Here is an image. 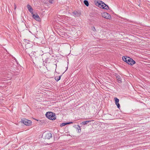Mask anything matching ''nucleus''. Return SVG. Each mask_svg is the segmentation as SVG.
I'll return each instance as SVG.
<instances>
[{"mask_svg": "<svg viewBox=\"0 0 150 150\" xmlns=\"http://www.w3.org/2000/svg\"><path fill=\"white\" fill-rule=\"evenodd\" d=\"M122 60L130 65H133L136 63L135 61L132 59L126 56L123 57Z\"/></svg>", "mask_w": 150, "mask_h": 150, "instance_id": "f257e3e1", "label": "nucleus"}, {"mask_svg": "<svg viewBox=\"0 0 150 150\" xmlns=\"http://www.w3.org/2000/svg\"><path fill=\"white\" fill-rule=\"evenodd\" d=\"M47 118L52 120H54L56 119L55 114L54 113L51 112H46L45 114Z\"/></svg>", "mask_w": 150, "mask_h": 150, "instance_id": "f03ea898", "label": "nucleus"}, {"mask_svg": "<svg viewBox=\"0 0 150 150\" xmlns=\"http://www.w3.org/2000/svg\"><path fill=\"white\" fill-rule=\"evenodd\" d=\"M63 18L65 21L71 22V24L72 25H74L76 24L75 20L73 19L72 18L64 16H63Z\"/></svg>", "mask_w": 150, "mask_h": 150, "instance_id": "7ed1b4c3", "label": "nucleus"}, {"mask_svg": "<svg viewBox=\"0 0 150 150\" xmlns=\"http://www.w3.org/2000/svg\"><path fill=\"white\" fill-rule=\"evenodd\" d=\"M22 121L23 122V123L27 126H30L31 125L32 123V122L31 120L25 119Z\"/></svg>", "mask_w": 150, "mask_h": 150, "instance_id": "20e7f679", "label": "nucleus"}, {"mask_svg": "<svg viewBox=\"0 0 150 150\" xmlns=\"http://www.w3.org/2000/svg\"><path fill=\"white\" fill-rule=\"evenodd\" d=\"M102 16L104 18L107 19H110L111 18V16L110 15L106 12H103L101 13Z\"/></svg>", "mask_w": 150, "mask_h": 150, "instance_id": "39448f33", "label": "nucleus"}, {"mask_svg": "<svg viewBox=\"0 0 150 150\" xmlns=\"http://www.w3.org/2000/svg\"><path fill=\"white\" fill-rule=\"evenodd\" d=\"M32 15L33 18L35 19L36 21H40V18L37 14H34L33 13V14H32Z\"/></svg>", "mask_w": 150, "mask_h": 150, "instance_id": "423d86ee", "label": "nucleus"}, {"mask_svg": "<svg viewBox=\"0 0 150 150\" xmlns=\"http://www.w3.org/2000/svg\"><path fill=\"white\" fill-rule=\"evenodd\" d=\"M52 134L50 132L47 133L45 136V139H50L52 137Z\"/></svg>", "mask_w": 150, "mask_h": 150, "instance_id": "0eeeda50", "label": "nucleus"}, {"mask_svg": "<svg viewBox=\"0 0 150 150\" xmlns=\"http://www.w3.org/2000/svg\"><path fill=\"white\" fill-rule=\"evenodd\" d=\"M114 100H115V103L116 105L117 106V108L120 109V104L119 103V99L117 98H114Z\"/></svg>", "mask_w": 150, "mask_h": 150, "instance_id": "6e6552de", "label": "nucleus"}, {"mask_svg": "<svg viewBox=\"0 0 150 150\" xmlns=\"http://www.w3.org/2000/svg\"><path fill=\"white\" fill-rule=\"evenodd\" d=\"M27 7L30 13H31L32 14H33V9L32 7L30 5L28 4L27 5Z\"/></svg>", "mask_w": 150, "mask_h": 150, "instance_id": "1a4fd4ad", "label": "nucleus"}, {"mask_svg": "<svg viewBox=\"0 0 150 150\" xmlns=\"http://www.w3.org/2000/svg\"><path fill=\"white\" fill-rule=\"evenodd\" d=\"M72 13L75 17H79L81 14V13L80 12L77 11H74Z\"/></svg>", "mask_w": 150, "mask_h": 150, "instance_id": "9d476101", "label": "nucleus"}, {"mask_svg": "<svg viewBox=\"0 0 150 150\" xmlns=\"http://www.w3.org/2000/svg\"><path fill=\"white\" fill-rule=\"evenodd\" d=\"M101 3H103L101 6L103 8L105 9H109V7L107 5L105 4L104 3H103L102 1H101Z\"/></svg>", "mask_w": 150, "mask_h": 150, "instance_id": "9b49d317", "label": "nucleus"}, {"mask_svg": "<svg viewBox=\"0 0 150 150\" xmlns=\"http://www.w3.org/2000/svg\"><path fill=\"white\" fill-rule=\"evenodd\" d=\"M115 76L116 77V79L119 83H120L121 82V79L119 75L118 74H116L115 75Z\"/></svg>", "mask_w": 150, "mask_h": 150, "instance_id": "f8f14e48", "label": "nucleus"}, {"mask_svg": "<svg viewBox=\"0 0 150 150\" xmlns=\"http://www.w3.org/2000/svg\"><path fill=\"white\" fill-rule=\"evenodd\" d=\"M73 123V122H67V123H62L61 124L60 126L62 127L64 126L65 125H66L67 124H70L71 123Z\"/></svg>", "mask_w": 150, "mask_h": 150, "instance_id": "ddd939ff", "label": "nucleus"}, {"mask_svg": "<svg viewBox=\"0 0 150 150\" xmlns=\"http://www.w3.org/2000/svg\"><path fill=\"white\" fill-rule=\"evenodd\" d=\"M50 63V62L49 61H47L46 60H45V61H43V64L44 65V66H45V65H49Z\"/></svg>", "mask_w": 150, "mask_h": 150, "instance_id": "4468645a", "label": "nucleus"}, {"mask_svg": "<svg viewBox=\"0 0 150 150\" xmlns=\"http://www.w3.org/2000/svg\"><path fill=\"white\" fill-rule=\"evenodd\" d=\"M62 76H56L55 77V79L57 81H58L61 78Z\"/></svg>", "mask_w": 150, "mask_h": 150, "instance_id": "2eb2a0df", "label": "nucleus"}, {"mask_svg": "<svg viewBox=\"0 0 150 150\" xmlns=\"http://www.w3.org/2000/svg\"><path fill=\"white\" fill-rule=\"evenodd\" d=\"M91 122V121H83V122H82V124L85 125H86L88 124L89 122Z\"/></svg>", "mask_w": 150, "mask_h": 150, "instance_id": "dca6fc26", "label": "nucleus"}, {"mask_svg": "<svg viewBox=\"0 0 150 150\" xmlns=\"http://www.w3.org/2000/svg\"><path fill=\"white\" fill-rule=\"evenodd\" d=\"M14 61H13L14 62H13V65L16 66V65L18 64V63L17 62L16 59L15 58H14Z\"/></svg>", "mask_w": 150, "mask_h": 150, "instance_id": "f3484780", "label": "nucleus"}, {"mask_svg": "<svg viewBox=\"0 0 150 150\" xmlns=\"http://www.w3.org/2000/svg\"><path fill=\"white\" fill-rule=\"evenodd\" d=\"M76 128L78 130V132L79 133L81 131L80 127L78 125H77Z\"/></svg>", "mask_w": 150, "mask_h": 150, "instance_id": "a211bd4d", "label": "nucleus"}, {"mask_svg": "<svg viewBox=\"0 0 150 150\" xmlns=\"http://www.w3.org/2000/svg\"><path fill=\"white\" fill-rule=\"evenodd\" d=\"M84 4L87 6L89 5V3L88 1L87 0H84Z\"/></svg>", "mask_w": 150, "mask_h": 150, "instance_id": "6ab92c4d", "label": "nucleus"}, {"mask_svg": "<svg viewBox=\"0 0 150 150\" xmlns=\"http://www.w3.org/2000/svg\"><path fill=\"white\" fill-rule=\"evenodd\" d=\"M45 60H46L47 61H49L50 62V61H51V59H50V58H47L46 59H45Z\"/></svg>", "mask_w": 150, "mask_h": 150, "instance_id": "aec40b11", "label": "nucleus"}, {"mask_svg": "<svg viewBox=\"0 0 150 150\" xmlns=\"http://www.w3.org/2000/svg\"><path fill=\"white\" fill-rule=\"evenodd\" d=\"M96 5H98V6H100L101 5V3H98V2H97V3H96Z\"/></svg>", "mask_w": 150, "mask_h": 150, "instance_id": "412c9836", "label": "nucleus"}, {"mask_svg": "<svg viewBox=\"0 0 150 150\" xmlns=\"http://www.w3.org/2000/svg\"><path fill=\"white\" fill-rule=\"evenodd\" d=\"M49 2L51 4H52L54 2V0H50Z\"/></svg>", "mask_w": 150, "mask_h": 150, "instance_id": "4be33fe9", "label": "nucleus"}, {"mask_svg": "<svg viewBox=\"0 0 150 150\" xmlns=\"http://www.w3.org/2000/svg\"><path fill=\"white\" fill-rule=\"evenodd\" d=\"M45 70L44 71H43V72H45L46 71V70H47V68L46 67V66H45Z\"/></svg>", "mask_w": 150, "mask_h": 150, "instance_id": "5701e85b", "label": "nucleus"}, {"mask_svg": "<svg viewBox=\"0 0 150 150\" xmlns=\"http://www.w3.org/2000/svg\"><path fill=\"white\" fill-rule=\"evenodd\" d=\"M14 9L15 10L16 8V6L15 4H14Z\"/></svg>", "mask_w": 150, "mask_h": 150, "instance_id": "b1692460", "label": "nucleus"}, {"mask_svg": "<svg viewBox=\"0 0 150 150\" xmlns=\"http://www.w3.org/2000/svg\"><path fill=\"white\" fill-rule=\"evenodd\" d=\"M54 64V65H56V66H57V64Z\"/></svg>", "mask_w": 150, "mask_h": 150, "instance_id": "393cba45", "label": "nucleus"}, {"mask_svg": "<svg viewBox=\"0 0 150 150\" xmlns=\"http://www.w3.org/2000/svg\"><path fill=\"white\" fill-rule=\"evenodd\" d=\"M67 68H68V67H67Z\"/></svg>", "mask_w": 150, "mask_h": 150, "instance_id": "a878e982", "label": "nucleus"}, {"mask_svg": "<svg viewBox=\"0 0 150 150\" xmlns=\"http://www.w3.org/2000/svg\"><path fill=\"white\" fill-rule=\"evenodd\" d=\"M67 69L66 70H65V71H67Z\"/></svg>", "mask_w": 150, "mask_h": 150, "instance_id": "bb28decb", "label": "nucleus"}, {"mask_svg": "<svg viewBox=\"0 0 150 150\" xmlns=\"http://www.w3.org/2000/svg\"><path fill=\"white\" fill-rule=\"evenodd\" d=\"M67 69L66 70H65V71H67Z\"/></svg>", "mask_w": 150, "mask_h": 150, "instance_id": "cd10ccee", "label": "nucleus"}, {"mask_svg": "<svg viewBox=\"0 0 150 150\" xmlns=\"http://www.w3.org/2000/svg\"><path fill=\"white\" fill-rule=\"evenodd\" d=\"M67 69L66 70H65V71H67Z\"/></svg>", "mask_w": 150, "mask_h": 150, "instance_id": "c85d7f7f", "label": "nucleus"}]
</instances>
